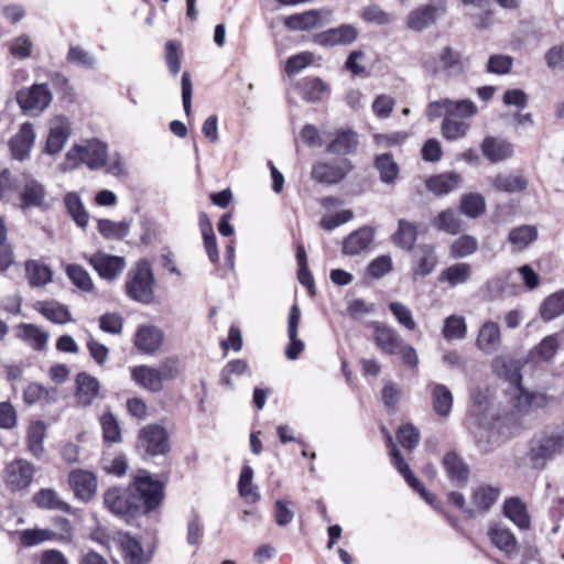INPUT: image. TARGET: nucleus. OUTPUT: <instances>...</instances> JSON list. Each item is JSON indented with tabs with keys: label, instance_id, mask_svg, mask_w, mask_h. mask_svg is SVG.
Wrapping results in <instances>:
<instances>
[{
	"label": "nucleus",
	"instance_id": "603ef678",
	"mask_svg": "<svg viewBox=\"0 0 564 564\" xmlns=\"http://www.w3.org/2000/svg\"><path fill=\"white\" fill-rule=\"evenodd\" d=\"M478 250V240L470 235H463L455 239L449 247L453 259H462L473 256Z\"/></svg>",
	"mask_w": 564,
	"mask_h": 564
},
{
	"label": "nucleus",
	"instance_id": "2f4dec72",
	"mask_svg": "<svg viewBox=\"0 0 564 564\" xmlns=\"http://www.w3.org/2000/svg\"><path fill=\"white\" fill-rule=\"evenodd\" d=\"M539 232L535 226L521 225L512 228L508 235V242L513 252H521L538 239Z\"/></svg>",
	"mask_w": 564,
	"mask_h": 564
},
{
	"label": "nucleus",
	"instance_id": "423d86ee",
	"mask_svg": "<svg viewBox=\"0 0 564 564\" xmlns=\"http://www.w3.org/2000/svg\"><path fill=\"white\" fill-rule=\"evenodd\" d=\"M46 126L47 134L42 151L50 156H56L72 137V121L65 115H55L47 120Z\"/></svg>",
	"mask_w": 564,
	"mask_h": 564
},
{
	"label": "nucleus",
	"instance_id": "4468645a",
	"mask_svg": "<svg viewBox=\"0 0 564 564\" xmlns=\"http://www.w3.org/2000/svg\"><path fill=\"white\" fill-rule=\"evenodd\" d=\"M358 30L352 24H340L313 35V43L322 47L350 45L358 37Z\"/></svg>",
	"mask_w": 564,
	"mask_h": 564
},
{
	"label": "nucleus",
	"instance_id": "72a5a7b5",
	"mask_svg": "<svg viewBox=\"0 0 564 564\" xmlns=\"http://www.w3.org/2000/svg\"><path fill=\"white\" fill-rule=\"evenodd\" d=\"M491 185L498 192L514 194L523 192L528 186V180L520 174L500 173L490 178Z\"/></svg>",
	"mask_w": 564,
	"mask_h": 564
},
{
	"label": "nucleus",
	"instance_id": "338daca9",
	"mask_svg": "<svg viewBox=\"0 0 564 564\" xmlns=\"http://www.w3.org/2000/svg\"><path fill=\"white\" fill-rule=\"evenodd\" d=\"M20 336L28 340L35 349L44 348L48 338L45 332L31 324L20 326Z\"/></svg>",
	"mask_w": 564,
	"mask_h": 564
},
{
	"label": "nucleus",
	"instance_id": "37998d69",
	"mask_svg": "<svg viewBox=\"0 0 564 564\" xmlns=\"http://www.w3.org/2000/svg\"><path fill=\"white\" fill-rule=\"evenodd\" d=\"M253 469L245 465L238 480L239 495L248 502L256 503L260 500L258 487L253 485Z\"/></svg>",
	"mask_w": 564,
	"mask_h": 564
},
{
	"label": "nucleus",
	"instance_id": "3c124183",
	"mask_svg": "<svg viewBox=\"0 0 564 564\" xmlns=\"http://www.w3.org/2000/svg\"><path fill=\"white\" fill-rule=\"evenodd\" d=\"M470 130V124L465 120L445 117L441 124L442 135L448 141L465 138Z\"/></svg>",
	"mask_w": 564,
	"mask_h": 564
},
{
	"label": "nucleus",
	"instance_id": "a18cd8bd",
	"mask_svg": "<svg viewBox=\"0 0 564 564\" xmlns=\"http://www.w3.org/2000/svg\"><path fill=\"white\" fill-rule=\"evenodd\" d=\"M33 499L36 506L43 509L61 510L65 512L70 510L69 505L65 502L55 490L50 488L41 489L34 495Z\"/></svg>",
	"mask_w": 564,
	"mask_h": 564
},
{
	"label": "nucleus",
	"instance_id": "13d9d810",
	"mask_svg": "<svg viewBox=\"0 0 564 564\" xmlns=\"http://www.w3.org/2000/svg\"><path fill=\"white\" fill-rule=\"evenodd\" d=\"M486 210V203L480 194H466L460 199V212L470 217L477 218Z\"/></svg>",
	"mask_w": 564,
	"mask_h": 564
},
{
	"label": "nucleus",
	"instance_id": "c756f323",
	"mask_svg": "<svg viewBox=\"0 0 564 564\" xmlns=\"http://www.w3.org/2000/svg\"><path fill=\"white\" fill-rule=\"evenodd\" d=\"M44 185L33 177H26L20 192L23 208L41 207L45 200Z\"/></svg>",
	"mask_w": 564,
	"mask_h": 564
},
{
	"label": "nucleus",
	"instance_id": "bf43d9fd",
	"mask_svg": "<svg viewBox=\"0 0 564 564\" xmlns=\"http://www.w3.org/2000/svg\"><path fill=\"white\" fill-rule=\"evenodd\" d=\"M434 225L438 230L445 231L449 235H457L462 230V221L457 214L452 209L441 212Z\"/></svg>",
	"mask_w": 564,
	"mask_h": 564
},
{
	"label": "nucleus",
	"instance_id": "e433bc0d",
	"mask_svg": "<svg viewBox=\"0 0 564 564\" xmlns=\"http://www.w3.org/2000/svg\"><path fill=\"white\" fill-rule=\"evenodd\" d=\"M37 311L55 324H66L72 321L68 307L56 301H42L36 304Z\"/></svg>",
	"mask_w": 564,
	"mask_h": 564
},
{
	"label": "nucleus",
	"instance_id": "393cba45",
	"mask_svg": "<svg viewBox=\"0 0 564 564\" xmlns=\"http://www.w3.org/2000/svg\"><path fill=\"white\" fill-rule=\"evenodd\" d=\"M75 397L78 404L90 405L99 393L100 383L98 379L85 371L79 372L75 379Z\"/></svg>",
	"mask_w": 564,
	"mask_h": 564
},
{
	"label": "nucleus",
	"instance_id": "8fccbe9b",
	"mask_svg": "<svg viewBox=\"0 0 564 564\" xmlns=\"http://www.w3.org/2000/svg\"><path fill=\"white\" fill-rule=\"evenodd\" d=\"M443 465L452 481L460 484L467 480L468 468L455 453L446 454L443 459Z\"/></svg>",
	"mask_w": 564,
	"mask_h": 564
},
{
	"label": "nucleus",
	"instance_id": "473e14b6",
	"mask_svg": "<svg viewBox=\"0 0 564 564\" xmlns=\"http://www.w3.org/2000/svg\"><path fill=\"white\" fill-rule=\"evenodd\" d=\"M373 240V230L369 227L360 228L350 234L344 241L345 254L356 256L365 251Z\"/></svg>",
	"mask_w": 564,
	"mask_h": 564
},
{
	"label": "nucleus",
	"instance_id": "774afa93",
	"mask_svg": "<svg viewBox=\"0 0 564 564\" xmlns=\"http://www.w3.org/2000/svg\"><path fill=\"white\" fill-rule=\"evenodd\" d=\"M389 310L397 319V322L405 329L413 332L416 328V323L413 318L411 310L400 302H391Z\"/></svg>",
	"mask_w": 564,
	"mask_h": 564
},
{
	"label": "nucleus",
	"instance_id": "dca6fc26",
	"mask_svg": "<svg viewBox=\"0 0 564 564\" xmlns=\"http://www.w3.org/2000/svg\"><path fill=\"white\" fill-rule=\"evenodd\" d=\"M36 134L31 122L20 126L18 132L9 141V149L14 160L23 162L31 155L35 144Z\"/></svg>",
	"mask_w": 564,
	"mask_h": 564
},
{
	"label": "nucleus",
	"instance_id": "cd10ccee",
	"mask_svg": "<svg viewBox=\"0 0 564 564\" xmlns=\"http://www.w3.org/2000/svg\"><path fill=\"white\" fill-rule=\"evenodd\" d=\"M163 343V333L155 326L144 325L134 336L135 347L147 354L156 351Z\"/></svg>",
	"mask_w": 564,
	"mask_h": 564
},
{
	"label": "nucleus",
	"instance_id": "ddd939ff",
	"mask_svg": "<svg viewBox=\"0 0 564 564\" xmlns=\"http://www.w3.org/2000/svg\"><path fill=\"white\" fill-rule=\"evenodd\" d=\"M139 446L147 455L158 456L169 452V435L160 425H148L140 431Z\"/></svg>",
	"mask_w": 564,
	"mask_h": 564
},
{
	"label": "nucleus",
	"instance_id": "a211bd4d",
	"mask_svg": "<svg viewBox=\"0 0 564 564\" xmlns=\"http://www.w3.org/2000/svg\"><path fill=\"white\" fill-rule=\"evenodd\" d=\"M388 445L390 447V456L392 465L399 470V473L404 477L405 481L409 484L411 488L416 490L420 496L430 505H434L433 496L425 490L422 482L412 474L408 464L401 457L400 452L398 451L392 436L388 434L387 436Z\"/></svg>",
	"mask_w": 564,
	"mask_h": 564
},
{
	"label": "nucleus",
	"instance_id": "f03ea898",
	"mask_svg": "<svg viewBox=\"0 0 564 564\" xmlns=\"http://www.w3.org/2000/svg\"><path fill=\"white\" fill-rule=\"evenodd\" d=\"M108 144L98 138L83 139L66 151L57 165L61 173H69L86 166L90 171L102 169L107 161Z\"/></svg>",
	"mask_w": 564,
	"mask_h": 564
},
{
	"label": "nucleus",
	"instance_id": "79ce46f5",
	"mask_svg": "<svg viewBox=\"0 0 564 564\" xmlns=\"http://www.w3.org/2000/svg\"><path fill=\"white\" fill-rule=\"evenodd\" d=\"M460 177L456 173H444L426 181V187L436 195H446L458 187Z\"/></svg>",
	"mask_w": 564,
	"mask_h": 564
},
{
	"label": "nucleus",
	"instance_id": "052dcab7",
	"mask_svg": "<svg viewBox=\"0 0 564 564\" xmlns=\"http://www.w3.org/2000/svg\"><path fill=\"white\" fill-rule=\"evenodd\" d=\"M66 273L74 285L83 292H91L94 290V282L90 274L78 264H69L66 268Z\"/></svg>",
	"mask_w": 564,
	"mask_h": 564
},
{
	"label": "nucleus",
	"instance_id": "c03bdc74",
	"mask_svg": "<svg viewBox=\"0 0 564 564\" xmlns=\"http://www.w3.org/2000/svg\"><path fill=\"white\" fill-rule=\"evenodd\" d=\"M97 229L105 239L121 240L128 236L130 231V225L127 221L99 219L97 221Z\"/></svg>",
	"mask_w": 564,
	"mask_h": 564
},
{
	"label": "nucleus",
	"instance_id": "4c0bfd02",
	"mask_svg": "<svg viewBox=\"0 0 564 564\" xmlns=\"http://www.w3.org/2000/svg\"><path fill=\"white\" fill-rule=\"evenodd\" d=\"M358 145V134L351 130L338 132L336 138L327 145L326 151L330 154H348L354 152Z\"/></svg>",
	"mask_w": 564,
	"mask_h": 564
},
{
	"label": "nucleus",
	"instance_id": "9d476101",
	"mask_svg": "<svg viewBox=\"0 0 564 564\" xmlns=\"http://www.w3.org/2000/svg\"><path fill=\"white\" fill-rule=\"evenodd\" d=\"M61 533H56L50 529H26L19 532V539L23 546H36L46 541L67 542L72 538V525L68 520L61 519Z\"/></svg>",
	"mask_w": 564,
	"mask_h": 564
},
{
	"label": "nucleus",
	"instance_id": "09e8293b",
	"mask_svg": "<svg viewBox=\"0 0 564 564\" xmlns=\"http://www.w3.org/2000/svg\"><path fill=\"white\" fill-rule=\"evenodd\" d=\"M46 424L42 421H34L28 427V448L34 456H40L44 451V438Z\"/></svg>",
	"mask_w": 564,
	"mask_h": 564
},
{
	"label": "nucleus",
	"instance_id": "c9c22d12",
	"mask_svg": "<svg viewBox=\"0 0 564 564\" xmlns=\"http://www.w3.org/2000/svg\"><path fill=\"white\" fill-rule=\"evenodd\" d=\"M539 314L544 322H550L564 315V290L547 295L540 304Z\"/></svg>",
	"mask_w": 564,
	"mask_h": 564
},
{
	"label": "nucleus",
	"instance_id": "7ed1b4c3",
	"mask_svg": "<svg viewBox=\"0 0 564 564\" xmlns=\"http://www.w3.org/2000/svg\"><path fill=\"white\" fill-rule=\"evenodd\" d=\"M494 368L498 373L503 375L511 383L514 384L512 405L516 413L519 415H527L536 410L543 409L549 404V397L540 392H529L520 387L521 375L519 369L507 362L505 357H496L494 359Z\"/></svg>",
	"mask_w": 564,
	"mask_h": 564
},
{
	"label": "nucleus",
	"instance_id": "f8f14e48",
	"mask_svg": "<svg viewBox=\"0 0 564 564\" xmlns=\"http://www.w3.org/2000/svg\"><path fill=\"white\" fill-rule=\"evenodd\" d=\"M34 477V466L26 459H14L4 470V484L11 491L26 489Z\"/></svg>",
	"mask_w": 564,
	"mask_h": 564
},
{
	"label": "nucleus",
	"instance_id": "a19ab883",
	"mask_svg": "<svg viewBox=\"0 0 564 564\" xmlns=\"http://www.w3.org/2000/svg\"><path fill=\"white\" fill-rule=\"evenodd\" d=\"M442 335L446 340H463L467 335L466 318L462 315H449L444 319Z\"/></svg>",
	"mask_w": 564,
	"mask_h": 564
},
{
	"label": "nucleus",
	"instance_id": "4be33fe9",
	"mask_svg": "<svg viewBox=\"0 0 564 564\" xmlns=\"http://www.w3.org/2000/svg\"><path fill=\"white\" fill-rule=\"evenodd\" d=\"M488 538L507 557H513L519 551V543L514 534L507 527L495 523L488 528Z\"/></svg>",
	"mask_w": 564,
	"mask_h": 564
},
{
	"label": "nucleus",
	"instance_id": "7c9ffc66",
	"mask_svg": "<svg viewBox=\"0 0 564 564\" xmlns=\"http://www.w3.org/2000/svg\"><path fill=\"white\" fill-rule=\"evenodd\" d=\"M503 514L520 530H528L531 524L527 506L519 498L512 497L506 499L503 503Z\"/></svg>",
	"mask_w": 564,
	"mask_h": 564
},
{
	"label": "nucleus",
	"instance_id": "5701e85b",
	"mask_svg": "<svg viewBox=\"0 0 564 564\" xmlns=\"http://www.w3.org/2000/svg\"><path fill=\"white\" fill-rule=\"evenodd\" d=\"M501 345L500 326L492 321L485 322L478 332L476 347L486 355H492Z\"/></svg>",
	"mask_w": 564,
	"mask_h": 564
},
{
	"label": "nucleus",
	"instance_id": "b1692460",
	"mask_svg": "<svg viewBox=\"0 0 564 564\" xmlns=\"http://www.w3.org/2000/svg\"><path fill=\"white\" fill-rule=\"evenodd\" d=\"M373 339L377 347L388 355H397L403 343L401 335L392 327L373 323Z\"/></svg>",
	"mask_w": 564,
	"mask_h": 564
},
{
	"label": "nucleus",
	"instance_id": "39448f33",
	"mask_svg": "<svg viewBox=\"0 0 564 564\" xmlns=\"http://www.w3.org/2000/svg\"><path fill=\"white\" fill-rule=\"evenodd\" d=\"M563 449L564 436L558 433L542 434L531 441L528 457L534 468L542 469Z\"/></svg>",
	"mask_w": 564,
	"mask_h": 564
},
{
	"label": "nucleus",
	"instance_id": "5fc2aeb1",
	"mask_svg": "<svg viewBox=\"0 0 564 564\" xmlns=\"http://www.w3.org/2000/svg\"><path fill=\"white\" fill-rule=\"evenodd\" d=\"M249 372L247 361L235 359L229 361L220 372V381L228 388H235V379Z\"/></svg>",
	"mask_w": 564,
	"mask_h": 564
},
{
	"label": "nucleus",
	"instance_id": "69168bd1",
	"mask_svg": "<svg viewBox=\"0 0 564 564\" xmlns=\"http://www.w3.org/2000/svg\"><path fill=\"white\" fill-rule=\"evenodd\" d=\"M67 62L83 68H94L96 65L95 56L82 46L72 45L67 53Z\"/></svg>",
	"mask_w": 564,
	"mask_h": 564
},
{
	"label": "nucleus",
	"instance_id": "bb28decb",
	"mask_svg": "<svg viewBox=\"0 0 564 564\" xmlns=\"http://www.w3.org/2000/svg\"><path fill=\"white\" fill-rule=\"evenodd\" d=\"M120 550L126 564H148L151 554L144 552L141 543L135 538L123 534L119 539Z\"/></svg>",
	"mask_w": 564,
	"mask_h": 564
},
{
	"label": "nucleus",
	"instance_id": "20e7f679",
	"mask_svg": "<svg viewBox=\"0 0 564 564\" xmlns=\"http://www.w3.org/2000/svg\"><path fill=\"white\" fill-rule=\"evenodd\" d=\"M154 276L150 265L141 261L127 274L126 293L135 301L150 304L154 300Z\"/></svg>",
	"mask_w": 564,
	"mask_h": 564
},
{
	"label": "nucleus",
	"instance_id": "864d4df0",
	"mask_svg": "<svg viewBox=\"0 0 564 564\" xmlns=\"http://www.w3.org/2000/svg\"><path fill=\"white\" fill-rule=\"evenodd\" d=\"M433 408L438 415L447 416L453 405L451 390L444 384H434L432 390Z\"/></svg>",
	"mask_w": 564,
	"mask_h": 564
},
{
	"label": "nucleus",
	"instance_id": "9b49d317",
	"mask_svg": "<svg viewBox=\"0 0 564 564\" xmlns=\"http://www.w3.org/2000/svg\"><path fill=\"white\" fill-rule=\"evenodd\" d=\"M89 264L98 275L109 282L117 280L123 272L127 263L123 257L97 251L87 258Z\"/></svg>",
	"mask_w": 564,
	"mask_h": 564
},
{
	"label": "nucleus",
	"instance_id": "de8ad7c7",
	"mask_svg": "<svg viewBox=\"0 0 564 564\" xmlns=\"http://www.w3.org/2000/svg\"><path fill=\"white\" fill-rule=\"evenodd\" d=\"M26 278L33 286L46 285L52 281L51 269L39 261L30 260L25 263Z\"/></svg>",
	"mask_w": 564,
	"mask_h": 564
},
{
	"label": "nucleus",
	"instance_id": "c85d7f7f",
	"mask_svg": "<svg viewBox=\"0 0 564 564\" xmlns=\"http://www.w3.org/2000/svg\"><path fill=\"white\" fill-rule=\"evenodd\" d=\"M131 378L138 386L148 391L156 393L163 390L158 368L145 365L135 366L131 369Z\"/></svg>",
	"mask_w": 564,
	"mask_h": 564
},
{
	"label": "nucleus",
	"instance_id": "f704fd0d",
	"mask_svg": "<svg viewBox=\"0 0 564 564\" xmlns=\"http://www.w3.org/2000/svg\"><path fill=\"white\" fill-rule=\"evenodd\" d=\"M63 200L68 215L75 224L80 228H86L89 223V213L79 194L77 192H68L64 195Z\"/></svg>",
	"mask_w": 564,
	"mask_h": 564
},
{
	"label": "nucleus",
	"instance_id": "412c9836",
	"mask_svg": "<svg viewBox=\"0 0 564 564\" xmlns=\"http://www.w3.org/2000/svg\"><path fill=\"white\" fill-rule=\"evenodd\" d=\"M351 165L347 159L334 163L318 162L312 169V176L319 183L335 184L340 182L350 171Z\"/></svg>",
	"mask_w": 564,
	"mask_h": 564
},
{
	"label": "nucleus",
	"instance_id": "0eeeda50",
	"mask_svg": "<svg viewBox=\"0 0 564 564\" xmlns=\"http://www.w3.org/2000/svg\"><path fill=\"white\" fill-rule=\"evenodd\" d=\"M20 108L31 116H40L53 101V94L47 84H33L17 94Z\"/></svg>",
	"mask_w": 564,
	"mask_h": 564
},
{
	"label": "nucleus",
	"instance_id": "680f3d73",
	"mask_svg": "<svg viewBox=\"0 0 564 564\" xmlns=\"http://www.w3.org/2000/svg\"><path fill=\"white\" fill-rule=\"evenodd\" d=\"M304 99L311 102L322 100L324 95L328 93L327 86L319 78H308L301 83Z\"/></svg>",
	"mask_w": 564,
	"mask_h": 564
},
{
	"label": "nucleus",
	"instance_id": "6e6d98bb",
	"mask_svg": "<svg viewBox=\"0 0 564 564\" xmlns=\"http://www.w3.org/2000/svg\"><path fill=\"white\" fill-rule=\"evenodd\" d=\"M417 239L416 227L406 220L399 221L398 231L393 235L395 246L410 250Z\"/></svg>",
	"mask_w": 564,
	"mask_h": 564
},
{
	"label": "nucleus",
	"instance_id": "f257e3e1",
	"mask_svg": "<svg viewBox=\"0 0 564 564\" xmlns=\"http://www.w3.org/2000/svg\"><path fill=\"white\" fill-rule=\"evenodd\" d=\"M163 485L148 471L133 476L128 487H111L104 494L105 507L116 517L131 522L154 510L163 499Z\"/></svg>",
	"mask_w": 564,
	"mask_h": 564
},
{
	"label": "nucleus",
	"instance_id": "49530a36",
	"mask_svg": "<svg viewBox=\"0 0 564 564\" xmlns=\"http://www.w3.org/2000/svg\"><path fill=\"white\" fill-rule=\"evenodd\" d=\"M375 166L379 172L381 182L393 184L399 176V165L391 154L384 153L376 156Z\"/></svg>",
	"mask_w": 564,
	"mask_h": 564
},
{
	"label": "nucleus",
	"instance_id": "2eb2a0df",
	"mask_svg": "<svg viewBox=\"0 0 564 564\" xmlns=\"http://www.w3.org/2000/svg\"><path fill=\"white\" fill-rule=\"evenodd\" d=\"M501 490L497 486L478 485L473 487L470 495V506L465 509V514L474 518L479 513L487 512L498 500Z\"/></svg>",
	"mask_w": 564,
	"mask_h": 564
},
{
	"label": "nucleus",
	"instance_id": "58836bf2",
	"mask_svg": "<svg viewBox=\"0 0 564 564\" xmlns=\"http://www.w3.org/2000/svg\"><path fill=\"white\" fill-rule=\"evenodd\" d=\"M473 269L469 263L458 262L446 268L440 275V281H445L451 288L468 282L471 278Z\"/></svg>",
	"mask_w": 564,
	"mask_h": 564
},
{
	"label": "nucleus",
	"instance_id": "6e6552de",
	"mask_svg": "<svg viewBox=\"0 0 564 564\" xmlns=\"http://www.w3.org/2000/svg\"><path fill=\"white\" fill-rule=\"evenodd\" d=\"M424 67L433 75L444 74L447 77L458 76L465 70L459 53L449 46L444 47L436 58L426 59Z\"/></svg>",
	"mask_w": 564,
	"mask_h": 564
},
{
	"label": "nucleus",
	"instance_id": "4d7b16f0",
	"mask_svg": "<svg viewBox=\"0 0 564 564\" xmlns=\"http://www.w3.org/2000/svg\"><path fill=\"white\" fill-rule=\"evenodd\" d=\"M448 117L465 120L478 112L476 104L469 99L452 100L448 98Z\"/></svg>",
	"mask_w": 564,
	"mask_h": 564
},
{
	"label": "nucleus",
	"instance_id": "a878e982",
	"mask_svg": "<svg viewBox=\"0 0 564 564\" xmlns=\"http://www.w3.org/2000/svg\"><path fill=\"white\" fill-rule=\"evenodd\" d=\"M481 152L490 163H498L513 155L511 142L496 137H486L481 142Z\"/></svg>",
	"mask_w": 564,
	"mask_h": 564
},
{
	"label": "nucleus",
	"instance_id": "aec40b11",
	"mask_svg": "<svg viewBox=\"0 0 564 564\" xmlns=\"http://www.w3.org/2000/svg\"><path fill=\"white\" fill-rule=\"evenodd\" d=\"M507 286L506 291L511 294H517L519 290L534 291L541 284L540 275L529 264H523L517 268L516 272H509L507 274Z\"/></svg>",
	"mask_w": 564,
	"mask_h": 564
},
{
	"label": "nucleus",
	"instance_id": "f3484780",
	"mask_svg": "<svg viewBox=\"0 0 564 564\" xmlns=\"http://www.w3.org/2000/svg\"><path fill=\"white\" fill-rule=\"evenodd\" d=\"M446 2L438 1L436 4L422 6L408 15L406 24L413 31H422L436 22L446 12Z\"/></svg>",
	"mask_w": 564,
	"mask_h": 564
},
{
	"label": "nucleus",
	"instance_id": "1a4fd4ad",
	"mask_svg": "<svg viewBox=\"0 0 564 564\" xmlns=\"http://www.w3.org/2000/svg\"><path fill=\"white\" fill-rule=\"evenodd\" d=\"M332 18L329 9H313L286 17L284 25L292 31H311L329 23Z\"/></svg>",
	"mask_w": 564,
	"mask_h": 564
},
{
	"label": "nucleus",
	"instance_id": "e2e57ef3",
	"mask_svg": "<svg viewBox=\"0 0 564 564\" xmlns=\"http://www.w3.org/2000/svg\"><path fill=\"white\" fill-rule=\"evenodd\" d=\"M314 54L311 52H301L290 56L284 66V72L289 77H293L301 70L313 64Z\"/></svg>",
	"mask_w": 564,
	"mask_h": 564
},
{
	"label": "nucleus",
	"instance_id": "0e129e2a",
	"mask_svg": "<svg viewBox=\"0 0 564 564\" xmlns=\"http://www.w3.org/2000/svg\"><path fill=\"white\" fill-rule=\"evenodd\" d=\"M558 341L556 336H546L532 351L531 356L536 361H549L556 354Z\"/></svg>",
	"mask_w": 564,
	"mask_h": 564
},
{
	"label": "nucleus",
	"instance_id": "6ab92c4d",
	"mask_svg": "<svg viewBox=\"0 0 564 564\" xmlns=\"http://www.w3.org/2000/svg\"><path fill=\"white\" fill-rule=\"evenodd\" d=\"M68 482L75 496L84 502L90 501L97 492V477L89 470H72L68 475Z\"/></svg>",
	"mask_w": 564,
	"mask_h": 564
},
{
	"label": "nucleus",
	"instance_id": "ea45409f",
	"mask_svg": "<svg viewBox=\"0 0 564 564\" xmlns=\"http://www.w3.org/2000/svg\"><path fill=\"white\" fill-rule=\"evenodd\" d=\"M437 263V257L432 246H420L415 253L414 273L426 276L431 274Z\"/></svg>",
	"mask_w": 564,
	"mask_h": 564
}]
</instances>
